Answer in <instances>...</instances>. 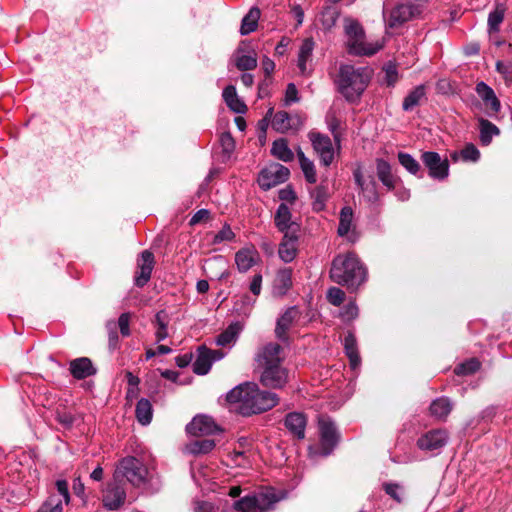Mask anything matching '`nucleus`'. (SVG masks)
I'll return each instance as SVG.
<instances>
[{
	"label": "nucleus",
	"mask_w": 512,
	"mask_h": 512,
	"mask_svg": "<svg viewBox=\"0 0 512 512\" xmlns=\"http://www.w3.org/2000/svg\"><path fill=\"white\" fill-rule=\"evenodd\" d=\"M195 512H214V506L212 503L207 501H198L194 506Z\"/></svg>",
	"instance_id": "774afa93"
},
{
	"label": "nucleus",
	"mask_w": 512,
	"mask_h": 512,
	"mask_svg": "<svg viewBox=\"0 0 512 512\" xmlns=\"http://www.w3.org/2000/svg\"><path fill=\"white\" fill-rule=\"evenodd\" d=\"M460 155L464 161H477L480 158V151L478 148L470 143L467 144L460 152Z\"/></svg>",
	"instance_id": "6e6d98bb"
},
{
	"label": "nucleus",
	"mask_w": 512,
	"mask_h": 512,
	"mask_svg": "<svg viewBox=\"0 0 512 512\" xmlns=\"http://www.w3.org/2000/svg\"><path fill=\"white\" fill-rule=\"evenodd\" d=\"M286 497V492L273 487H263L251 495L244 496L233 503L237 512H269Z\"/></svg>",
	"instance_id": "39448f33"
},
{
	"label": "nucleus",
	"mask_w": 512,
	"mask_h": 512,
	"mask_svg": "<svg viewBox=\"0 0 512 512\" xmlns=\"http://www.w3.org/2000/svg\"><path fill=\"white\" fill-rule=\"evenodd\" d=\"M69 372L73 378L82 380L97 373L92 361L88 357H79L69 362Z\"/></svg>",
	"instance_id": "412c9836"
},
{
	"label": "nucleus",
	"mask_w": 512,
	"mask_h": 512,
	"mask_svg": "<svg viewBox=\"0 0 512 512\" xmlns=\"http://www.w3.org/2000/svg\"><path fill=\"white\" fill-rule=\"evenodd\" d=\"M371 78L367 67L355 68L352 65H341L336 80L339 93L346 101L355 103L360 100Z\"/></svg>",
	"instance_id": "20e7f679"
},
{
	"label": "nucleus",
	"mask_w": 512,
	"mask_h": 512,
	"mask_svg": "<svg viewBox=\"0 0 512 512\" xmlns=\"http://www.w3.org/2000/svg\"><path fill=\"white\" fill-rule=\"evenodd\" d=\"M292 118L290 117L289 113L286 111H278L274 114L271 125L274 130L280 133H285L293 128V125L291 123Z\"/></svg>",
	"instance_id": "58836bf2"
},
{
	"label": "nucleus",
	"mask_w": 512,
	"mask_h": 512,
	"mask_svg": "<svg viewBox=\"0 0 512 512\" xmlns=\"http://www.w3.org/2000/svg\"><path fill=\"white\" fill-rule=\"evenodd\" d=\"M307 417L301 412H289L284 419V426L297 440L305 438Z\"/></svg>",
	"instance_id": "a211bd4d"
},
{
	"label": "nucleus",
	"mask_w": 512,
	"mask_h": 512,
	"mask_svg": "<svg viewBox=\"0 0 512 512\" xmlns=\"http://www.w3.org/2000/svg\"><path fill=\"white\" fill-rule=\"evenodd\" d=\"M229 404L237 405V412L248 417L271 410L279 404V396L271 391L261 390L255 382H244L226 394Z\"/></svg>",
	"instance_id": "f03ea898"
},
{
	"label": "nucleus",
	"mask_w": 512,
	"mask_h": 512,
	"mask_svg": "<svg viewBox=\"0 0 512 512\" xmlns=\"http://www.w3.org/2000/svg\"><path fill=\"white\" fill-rule=\"evenodd\" d=\"M154 265V254L150 250L142 251L137 260V271L134 276L135 286L142 288L149 282Z\"/></svg>",
	"instance_id": "ddd939ff"
},
{
	"label": "nucleus",
	"mask_w": 512,
	"mask_h": 512,
	"mask_svg": "<svg viewBox=\"0 0 512 512\" xmlns=\"http://www.w3.org/2000/svg\"><path fill=\"white\" fill-rule=\"evenodd\" d=\"M216 446V443L212 439H202L194 441L190 444V452L197 454H207L211 452Z\"/></svg>",
	"instance_id": "37998d69"
},
{
	"label": "nucleus",
	"mask_w": 512,
	"mask_h": 512,
	"mask_svg": "<svg viewBox=\"0 0 512 512\" xmlns=\"http://www.w3.org/2000/svg\"><path fill=\"white\" fill-rule=\"evenodd\" d=\"M326 298L333 306H340L345 300V292L338 287H330L327 291Z\"/></svg>",
	"instance_id": "8fccbe9b"
},
{
	"label": "nucleus",
	"mask_w": 512,
	"mask_h": 512,
	"mask_svg": "<svg viewBox=\"0 0 512 512\" xmlns=\"http://www.w3.org/2000/svg\"><path fill=\"white\" fill-rule=\"evenodd\" d=\"M292 214L290 208L281 203L275 213L274 222L277 229L281 232L296 234L299 232V225L291 220Z\"/></svg>",
	"instance_id": "f3484780"
},
{
	"label": "nucleus",
	"mask_w": 512,
	"mask_h": 512,
	"mask_svg": "<svg viewBox=\"0 0 512 512\" xmlns=\"http://www.w3.org/2000/svg\"><path fill=\"white\" fill-rule=\"evenodd\" d=\"M383 490L397 503L403 501L404 490L399 484L391 482L383 483Z\"/></svg>",
	"instance_id": "a18cd8bd"
},
{
	"label": "nucleus",
	"mask_w": 512,
	"mask_h": 512,
	"mask_svg": "<svg viewBox=\"0 0 512 512\" xmlns=\"http://www.w3.org/2000/svg\"><path fill=\"white\" fill-rule=\"evenodd\" d=\"M414 16V7L409 4H399L390 13L388 25L390 28L401 26Z\"/></svg>",
	"instance_id": "393cba45"
},
{
	"label": "nucleus",
	"mask_w": 512,
	"mask_h": 512,
	"mask_svg": "<svg viewBox=\"0 0 512 512\" xmlns=\"http://www.w3.org/2000/svg\"><path fill=\"white\" fill-rule=\"evenodd\" d=\"M308 138L321 165L329 167L334 161V148L330 137L317 131H310Z\"/></svg>",
	"instance_id": "9d476101"
},
{
	"label": "nucleus",
	"mask_w": 512,
	"mask_h": 512,
	"mask_svg": "<svg viewBox=\"0 0 512 512\" xmlns=\"http://www.w3.org/2000/svg\"><path fill=\"white\" fill-rule=\"evenodd\" d=\"M353 210L350 206H344L340 211L339 225L337 233L339 236H345L351 230L353 222Z\"/></svg>",
	"instance_id": "ea45409f"
},
{
	"label": "nucleus",
	"mask_w": 512,
	"mask_h": 512,
	"mask_svg": "<svg viewBox=\"0 0 512 512\" xmlns=\"http://www.w3.org/2000/svg\"><path fill=\"white\" fill-rule=\"evenodd\" d=\"M298 233H285L279 245L278 255L285 263L292 262L297 255Z\"/></svg>",
	"instance_id": "4be33fe9"
},
{
	"label": "nucleus",
	"mask_w": 512,
	"mask_h": 512,
	"mask_svg": "<svg viewBox=\"0 0 512 512\" xmlns=\"http://www.w3.org/2000/svg\"><path fill=\"white\" fill-rule=\"evenodd\" d=\"M313 49L314 41L311 38L305 39L300 46L298 53V68L302 74L306 73V64L312 57Z\"/></svg>",
	"instance_id": "e433bc0d"
},
{
	"label": "nucleus",
	"mask_w": 512,
	"mask_h": 512,
	"mask_svg": "<svg viewBox=\"0 0 512 512\" xmlns=\"http://www.w3.org/2000/svg\"><path fill=\"white\" fill-rule=\"evenodd\" d=\"M297 156L305 180L310 184L316 183L317 177L314 163L305 156L302 150L297 151Z\"/></svg>",
	"instance_id": "4c0bfd02"
},
{
	"label": "nucleus",
	"mask_w": 512,
	"mask_h": 512,
	"mask_svg": "<svg viewBox=\"0 0 512 512\" xmlns=\"http://www.w3.org/2000/svg\"><path fill=\"white\" fill-rule=\"evenodd\" d=\"M243 325L240 322L231 323L224 331H222L215 340L216 345L221 347L232 346L236 343Z\"/></svg>",
	"instance_id": "cd10ccee"
},
{
	"label": "nucleus",
	"mask_w": 512,
	"mask_h": 512,
	"mask_svg": "<svg viewBox=\"0 0 512 512\" xmlns=\"http://www.w3.org/2000/svg\"><path fill=\"white\" fill-rule=\"evenodd\" d=\"M226 105L235 113H245L247 110L246 104L237 96L236 88L233 85H228L224 88L222 93Z\"/></svg>",
	"instance_id": "c85d7f7f"
},
{
	"label": "nucleus",
	"mask_w": 512,
	"mask_h": 512,
	"mask_svg": "<svg viewBox=\"0 0 512 512\" xmlns=\"http://www.w3.org/2000/svg\"><path fill=\"white\" fill-rule=\"evenodd\" d=\"M422 162L428 170V175L438 181H443L449 175V162L441 158L437 152H424L421 155Z\"/></svg>",
	"instance_id": "9b49d317"
},
{
	"label": "nucleus",
	"mask_w": 512,
	"mask_h": 512,
	"mask_svg": "<svg viewBox=\"0 0 512 512\" xmlns=\"http://www.w3.org/2000/svg\"><path fill=\"white\" fill-rule=\"evenodd\" d=\"M496 71L502 75L506 84H512V61H497Z\"/></svg>",
	"instance_id": "603ef678"
},
{
	"label": "nucleus",
	"mask_w": 512,
	"mask_h": 512,
	"mask_svg": "<svg viewBox=\"0 0 512 512\" xmlns=\"http://www.w3.org/2000/svg\"><path fill=\"white\" fill-rule=\"evenodd\" d=\"M310 197L312 199V209L315 212H321L326 207V202L329 198L328 186L324 182L310 191Z\"/></svg>",
	"instance_id": "c756f323"
},
{
	"label": "nucleus",
	"mask_w": 512,
	"mask_h": 512,
	"mask_svg": "<svg viewBox=\"0 0 512 512\" xmlns=\"http://www.w3.org/2000/svg\"><path fill=\"white\" fill-rule=\"evenodd\" d=\"M478 127L480 142L484 146L489 145L492 138L500 134V130L495 124L482 117L478 118Z\"/></svg>",
	"instance_id": "2f4dec72"
},
{
	"label": "nucleus",
	"mask_w": 512,
	"mask_h": 512,
	"mask_svg": "<svg viewBox=\"0 0 512 512\" xmlns=\"http://www.w3.org/2000/svg\"><path fill=\"white\" fill-rule=\"evenodd\" d=\"M260 15V9L258 7H252L241 21L240 34L248 35L254 32L258 27Z\"/></svg>",
	"instance_id": "72a5a7b5"
},
{
	"label": "nucleus",
	"mask_w": 512,
	"mask_h": 512,
	"mask_svg": "<svg viewBox=\"0 0 512 512\" xmlns=\"http://www.w3.org/2000/svg\"><path fill=\"white\" fill-rule=\"evenodd\" d=\"M480 368V362L476 358H471L459 365L454 369V373L459 376L471 375L477 372Z\"/></svg>",
	"instance_id": "79ce46f5"
},
{
	"label": "nucleus",
	"mask_w": 512,
	"mask_h": 512,
	"mask_svg": "<svg viewBox=\"0 0 512 512\" xmlns=\"http://www.w3.org/2000/svg\"><path fill=\"white\" fill-rule=\"evenodd\" d=\"M221 431L214 419L207 415H197L186 425V432L195 437L213 435Z\"/></svg>",
	"instance_id": "f8f14e48"
},
{
	"label": "nucleus",
	"mask_w": 512,
	"mask_h": 512,
	"mask_svg": "<svg viewBox=\"0 0 512 512\" xmlns=\"http://www.w3.org/2000/svg\"><path fill=\"white\" fill-rule=\"evenodd\" d=\"M55 419L58 423H60L64 428L72 427L75 418L71 412L66 410L65 408L57 409L55 413Z\"/></svg>",
	"instance_id": "3c124183"
},
{
	"label": "nucleus",
	"mask_w": 512,
	"mask_h": 512,
	"mask_svg": "<svg viewBox=\"0 0 512 512\" xmlns=\"http://www.w3.org/2000/svg\"><path fill=\"white\" fill-rule=\"evenodd\" d=\"M359 315L358 306L354 301L347 303L340 312V317L344 322H351Z\"/></svg>",
	"instance_id": "de8ad7c7"
},
{
	"label": "nucleus",
	"mask_w": 512,
	"mask_h": 512,
	"mask_svg": "<svg viewBox=\"0 0 512 512\" xmlns=\"http://www.w3.org/2000/svg\"><path fill=\"white\" fill-rule=\"evenodd\" d=\"M475 91L481 98L485 106L489 109L488 115L494 116L501 109V103L494 90L485 82L480 81L476 84Z\"/></svg>",
	"instance_id": "6ab92c4d"
},
{
	"label": "nucleus",
	"mask_w": 512,
	"mask_h": 512,
	"mask_svg": "<svg viewBox=\"0 0 512 512\" xmlns=\"http://www.w3.org/2000/svg\"><path fill=\"white\" fill-rule=\"evenodd\" d=\"M55 485L58 493L63 497L64 502L68 504L70 502L68 482L64 479H59L56 481Z\"/></svg>",
	"instance_id": "052dcab7"
},
{
	"label": "nucleus",
	"mask_w": 512,
	"mask_h": 512,
	"mask_svg": "<svg viewBox=\"0 0 512 512\" xmlns=\"http://www.w3.org/2000/svg\"><path fill=\"white\" fill-rule=\"evenodd\" d=\"M271 154L283 162H290L294 159V154L284 138L277 139L271 147Z\"/></svg>",
	"instance_id": "f704fd0d"
},
{
	"label": "nucleus",
	"mask_w": 512,
	"mask_h": 512,
	"mask_svg": "<svg viewBox=\"0 0 512 512\" xmlns=\"http://www.w3.org/2000/svg\"><path fill=\"white\" fill-rule=\"evenodd\" d=\"M283 347L269 342L254 355V369L259 373V382L269 389H283L289 382V370L284 366Z\"/></svg>",
	"instance_id": "f257e3e1"
},
{
	"label": "nucleus",
	"mask_w": 512,
	"mask_h": 512,
	"mask_svg": "<svg viewBox=\"0 0 512 512\" xmlns=\"http://www.w3.org/2000/svg\"><path fill=\"white\" fill-rule=\"evenodd\" d=\"M210 212L207 209L198 210L190 219L189 224L194 226L204 220L209 219Z\"/></svg>",
	"instance_id": "e2e57ef3"
},
{
	"label": "nucleus",
	"mask_w": 512,
	"mask_h": 512,
	"mask_svg": "<svg viewBox=\"0 0 512 512\" xmlns=\"http://www.w3.org/2000/svg\"><path fill=\"white\" fill-rule=\"evenodd\" d=\"M345 33L347 36V50L351 55L372 56L383 47V43L379 41L374 43L365 42L364 29L356 20H351L346 24Z\"/></svg>",
	"instance_id": "0eeeda50"
},
{
	"label": "nucleus",
	"mask_w": 512,
	"mask_h": 512,
	"mask_svg": "<svg viewBox=\"0 0 512 512\" xmlns=\"http://www.w3.org/2000/svg\"><path fill=\"white\" fill-rule=\"evenodd\" d=\"M300 317V312L296 306H291L277 319L275 327V336L282 343L289 342L288 331L293 323Z\"/></svg>",
	"instance_id": "4468645a"
},
{
	"label": "nucleus",
	"mask_w": 512,
	"mask_h": 512,
	"mask_svg": "<svg viewBox=\"0 0 512 512\" xmlns=\"http://www.w3.org/2000/svg\"><path fill=\"white\" fill-rule=\"evenodd\" d=\"M125 499V489L117 483H110L103 493L102 503L107 510H117L124 504Z\"/></svg>",
	"instance_id": "dca6fc26"
},
{
	"label": "nucleus",
	"mask_w": 512,
	"mask_h": 512,
	"mask_svg": "<svg viewBox=\"0 0 512 512\" xmlns=\"http://www.w3.org/2000/svg\"><path fill=\"white\" fill-rule=\"evenodd\" d=\"M339 127H340V121L338 118L332 117L328 121V128L331 131L336 143L340 142V133L338 132Z\"/></svg>",
	"instance_id": "0e129e2a"
},
{
	"label": "nucleus",
	"mask_w": 512,
	"mask_h": 512,
	"mask_svg": "<svg viewBox=\"0 0 512 512\" xmlns=\"http://www.w3.org/2000/svg\"><path fill=\"white\" fill-rule=\"evenodd\" d=\"M262 289V275L260 273L255 274L250 282L249 290L253 295L258 296Z\"/></svg>",
	"instance_id": "680f3d73"
},
{
	"label": "nucleus",
	"mask_w": 512,
	"mask_h": 512,
	"mask_svg": "<svg viewBox=\"0 0 512 512\" xmlns=\"http://www.w3.org/2000/svg\"><path fill=\"white\" fill-rule=\"evenodd\" d=\"M338 12L334 8H326L323 12V22L329 26L335 24Z\"/></svg>",
	"instance_id": "69168bd1"
},
{
	"label": "nucleus",
	"mask_w": 512,
	"mask_h": 512,
	"mask_svg": "<svg viewBox=\"0 0 512 512\" xmlns=\"http://www.w3.org/2000/svg\"><path fill=\"white\" fill-rule=\"evenodd\" d=\"M384 76L382 82L387 86H393L398 80V71L395 64L388 63L383 68Z\"/></svg>",
	"instance_id": "09e8293b"
},
{
	"label": "nucleus",
	"mask_w": 512,
	"mask_h": 512,
	"mask_svg": "<svg viewBox=\"0 0 512 512\" xmlns=\"http://www.w3.org/2000/svg\"><path fill=\"white\" fill-rule=\"evenodd\" d=\"M116 476H122L135 487L144 485L148 480V468L134 456L124 457L119 461L116 469Z\"/></svg>",
	"instance_id": "6e6552de"
},
{
	"label": "nucleus",
	"mask_w": 512,
	"mask_h": 512,
	"mask_svg": "<svg viewBox=\"0 0 512 512\" xmlns=\"http://www.w3.org/2000/svg\"><path fill=\"white\" fill-rule=\"evenodd\" d=\"M62 501L55 495H51L42 505L39 512H62Z\"/></svg>",
	"instance_id": "864d4df0"
},
{
	"label": "nucleus",
	"mask_w": 512,
	"mask_h": 512,
	"mask_svg": "<svg viewBox=\"0 0 512 512\" xmlns=\"http://www.w3.org/2000/svg\"><path fill=\"white\" fill-rule=\"evenodd\" d=\"M448 435L444 429H434L418 439V448L426 451L441 449L447 443Z\"/></svg>",
	"instance_id": "2eb2a0df"
},
{
	"label": "nucleus",
	"mask_w": 512,
	"mask_h": 512,
	"mask_svg": "<svg viewBox=\"0 0 512 512\" xmlns=\"http://www.w3.org/2000/svg\"><path fill=\"white\" fill-rule=\"evenodd\" d=\"M130 318L131 314L129 312L122 313L118 318V326L123 337H128L131 334Z\"/></svg>",
	"instance_id": "13d9d810"
},
{
	"label": "nucleus",
	"mask_w": 512,
	"mask_h": 512,
	"mask_svg": "<svg viewBox=\"0 0 512 512\" xmlns=\"http://www.w3.org/2000/svg\"><path fill=\"white\" fill-rule=\"evenodd\" d=\"M290 171L279 163H272L261 170L258 176V184L263 190H269L288 180Z\"/></svg>",
	"instance_id": "1a4fd4ad"
},
{
	"label": "nucleus",
	"mask_w": 512,
	"mask_h": 512,
	"mask_svg": "<svg viewBox=\"0 0 512 512\" xmlns=\"http://www.w3.org/2000/svg\"><path fill=\"white\" fill-rule=\"evenodd\" d=\"M73 492L76 496L80 497L81 499H85V486L82 482L80 477H76L73 480Z\"/></svg>",
	"instance_id": "338daca9"
},
{
	"label": "nucleus",
	"mask_w": 512,
	"mask_h": 512,
	"mask_svg": "<svg viewBox=\"0 0 512 512\" xmlns=\"http://www.w3.org/2000/svg\"><path fill=\"white\" fill-rule=\"evenodd\" d=\"M344 352L349 359V363L352 369H356L360 366L361 358L358 351V344L355 334L352 331H348L344 338Z\"/></svg>",
	"instance_id": "a878e982"
},
{
	"label": "nucleus",
	"mask_w": 512,
	"mask_h": 512,
	"mask_svg": "<svg viewBox=\"0 0 512 512\" xmlns=\"http://www.w3.org/2000/svg\"><path fill=\"white\" fill-rule=\"evenodd\" d=\"M376 173L378 179L388 190L396 187L398 177L392 173L391 165L384 159H376Z\"/></svg>",
	"instance_id": "b1692460"
},
{
	"label": "nucleus",
	"mask_w": 512,
	"mask_h": 512,
	"mask_svg": "<svg viewBox=\"0 0 512 512\" xmlns=\"http://www.w3.org/2000/svg\"><path fill=\"white\" fill-rule=\"evenodd\" d=\"M210 348L201 345L197 348V357L193 363V372L197 375H206L212 367Z\"/></svg>",
	"instance_id": "bb28decb"
},
{
	"label": "nucleus",
	"mask_w": 512,
	"mask_h": 512,
	"mask_svg": "<svg viewBox=\"0 0 512 512\" xmlns=\"http://www.w3.org/2000/svg\"><path fill=\"white\" fill-rule=\"evenodd\" d=\"M319 445L310 446L308 452L310 456L327 457L333 453L341 441L335 422L328 416H320L318 419Z\"/></svg>",
	"instance_id": "423d86ee"
},
{
	"label": "nucleus",
	"mask_w": 512,
	"mask_h": 512,
	"mask_svg": "<svg viewBox=\"0 0 512 512\" xmlns=\"http://www.w3.org/2000/svg\"><path fill=\"white\" fill-rule=\"evenodd\" d=\"M329 277L334 283L354 292L366 281L367 271L357 255L348 252L333 259Z\"/></svg>",
	"instance_id": "7ed1b4c3"
},
{
	"label": "nucleus",
	"mask_w": 512,
	"mask_h": 512,
	"mask_svg": "<svg viewBox=\"0 0 512 512\" xmlns=\"http://www.w3.org/2000/svg\"><path fill=\"white\" fill-rule=\"evenodd\" d=\"M299 101L298 90L294 83H289L285 91V104L289 105Z\"/></svg>",
	"instance_id": "bf43d9fd"
},
{
	"label": "nucleus",
	"mask_w": 512,
	"mask_h": 512,
	"mask_svg": "<svg viewBox=\"0 0 512 512\" xmlns=\"http://www.w3.org/2000/svg\"><path fill=\"white\" fill-rule=\"evenodd\" d=\"M235 238V233L232 231L230 225L225 224L222 229L214 235L212 240L213 244H220L224 241H232Z\"/></svg>",
	"instance_id": "5fc2aeb1"
},
{
	"label": "nucleus",
	"mask_w": 512,
	"mask_h": 512,
	"mask_svg": "<svg viewBox=\"0 0 512 512\" xmlns=\"http://www.w3.org/2000/svg\"><path fill=\"white\" fill-rule=\"evenodd\" d=\"M135 415L140 424L148 425L153 416L151 402L146 398H141L136 404Z\"/></svg>",
	"instance_id": "c9c22d12"
},
{
	"label": "nucleus",
	"mask_w": 512,
	"mask_h": 512,
	"mask_svg": "<svg viewBox=\"0 0 512 512\" xmlns=\"http://www.w3.org/2000/svg\"><path fill=\"white\" fill-rule=\"evenodd\" d=\"M453 403L447 397H439L435 399L430 407V413L439 420H445L452 411Z\"/></svg>",
	"instance_id": "7c9ffc66"
},
{
	"label": "nucleus",
	"mask_w": 512,
	"mask_h": 512,
	"mask_svg": "<svg viewBox=\"0 0 512 512\" xmlns=\"http://www.w3.org/2000/svg\"><path fill=\"white\" fill-rule=\"evenodd\" d=\"M260 260V255L254 246L245 247L235 254V263L240 273H246Z\"/></svg>",
	"instance_id": "aec40b11"
},
{
	"label": "nucleus",
	"mask_w": 512,
	"mask_h": 512,
	"mask_svg": "<svg viewBox=\"0 0 512 512\" xmlns=\"http://www.w3.org/2000/svg\"><path fill=\"white\" fill-rule=\"evenodd\" d=\"M235 65L240 71H249L255 69L257 67L256 54L253 53V55L237 56Z\"/></svg>",
	"instance_id": "c03bdc74"
},
{
	"label": "nucleus",
	"mask_w": 512,
	"mask_h": 512,
	"mask_svg": "<svg viewBox=\"0 0 512 512\" xmlns=\"http://www.w3.org/2000/svg\"><path fill=\"white\" fill-rule=\"evenodd\" d=\"M505 17V8L503 5H497L495 10L491 11L488 15V32L489 34L497 33L500 25Z\"/></svg>",
	"instance_id": "a19ab883"
},
{
	"label": "nucleus",
	"mask_w": 512,
	"mask_h": 512,
	"mask_svg": "<svg viewBox=\"0 0 512 512\" xmlns=\"http://www.w3.org/2000/svg\"><path fill=\"white\" fill-rule=\"evenodd\" d=\"M399 163L405 167L410 173L416 174V160L408 153H398Z\"/></svg>",
	"instance_id": "4d7b16f0"
},
{
	"label": "nucleus",
	"mask_w": 512,
	"mask_h": 512,
	"mask_svg": "<svg viewBox=\"0 0 512 512\" xmlns=\"http://www.w3.org/2000/svg\"><path fill=\"white\" fill-rule=\"evenodd\" d=\"M169 322L170 316L165 310H160L156 313L152 323L156 328L155 338L157 342H161L168 337Z\"/></svg>",
	"instance_id": "473e14b6"
},
{
	"label": "nucleus",
	"mask_w": 512,
	"mask_h": 512,
	"mask_svg": "<svg viewBox=\"0 0 512 512\" xmlns=\"http://www.w3.org/2000/svg\"><path fill=\"white\" fill-rule=\"evenodd\" d=\"M292 287V269L282 268L276 273L273 282V294L279 297L285 296Z\"/></svg>",
	"instance_id": "5701e85b"
},
{
	"label": "nucleus",
	"mask_w": 512,
	"mask_h": 512,
	"mask_svg": "<svg viewBox=\"0 0 512 512\" xmlns=\"http://www.w3.org/2000/svg\"><path fill=\"white\" fill-rule=\"evenodd\" d=\"M219 142L225 157L229 158L235 149V141L231 133H222Z\"/></svg>",
	"instance_id": "49530a36"
}]
</instances>
